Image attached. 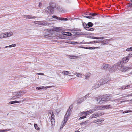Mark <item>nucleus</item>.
<instances>
[{"mask_svg":"<svg viewBox=\"0 0 132 132\" xmlns=\"http://www.w3.org/2000/svg\"><path fill=\"white\" fill-rule=\"evenodd\" d=\"M99 97V101L98 103L100 104H102L106 101H108L111 99L110 97L107 96H100Z\"/></svg>","mask_w":132,"mask_h":132,"instance_id":"f257e3e1","label":"nucleus"},{"mask_svg":"<svg viewBox=\"0 0 132 132\" xmlns=\"http://www.w3.org/2000/svg\"><path fill=\"white\" fill-rule=\"evenodd\" d=\"M123 64L118 63L117 66V68L120 71L122 72H125L129 69L128 68L122 65Z\"/></svg>","mask_w":132,"mask_h":132,"instance_id":"f03ea898","label":"nucleus"},{"mask_svg":"<svg viewBox=\"0 0 132 132\" xmlns=\"http://www.w3.org/2000/svg\"><path fill=\"white\" fill-rule=\"evenodd\" d=\"M50 8V7L48 6L46 8L44 9L45 12L48 15L52 14L54 12L52 9H51Z\"/></svg>","mask_w":132,"mask_h":132,"instance_id":"7ed1b4c3","label":"nucleus"},{"mask_svg":"<svg viewBox=\"0 0 132 132\" xmlns=\"http://www.w3.org/2000/svg\"><path fill=\"white\" fill-rule=\"evenodd\" d=\"M71 112V109H69L67 111L65 115L64 119L68 120L69 117Z\"/></svg>","mask_w":132,"mask_h":132,"instance_id":"20e7f679","label":"nucleus"},{"mask_svg":"<svg viewBox=\"0 0 132 132\" xmlns=\"http://www.w3.org/2000/svg\"><path fill=\"white\" fill-rule=\"evenodd\" d=\"M22 92L21 91L13 93V95L16 96H17V97L19 98L22 96Z\"/></svg>","mask_w":132,"mask_h":132,"instance_id":"39448f33","label":"nucleus"},{"mask_svg":"<svg viewBox=\"0 0 132 132\" xmlns=\"http://www.w3.org/2000/svg\"><path fill=\"white\" fill-rule=\"evenodd\" d=\"M129 60V59L128 57H125L123 58L121 61L119 62L118 63L122 64H123V63L127 62Z\"/></svg>","mask_w":132,"mask_h":132,"instance_id":"423d86ee","label":"nucleus"},{"mask_svg":"<svg viewBox=\"0 0 132 132\" xmlns=\"http://www.w3.org/2000/svg\"><path fill=\"white\" fill-rule=\"evenodd\" d=\"M49 5H50V6H48V7H50V8L51 9H52L54 11V8H55L56 6V4L53 2H50Z\"/></svg>","mask_w":132,"mask_h":132,"instance_id":"0eeeda50","label":"nucleus"},{"mask_svg":"<svg viewBox=\"0 0 132 132\" xmlns=\"http://www.w3.org/2000/svg\"><path fill=\"white\" fill-rule=\"evenodd\" d=\"M97 15V14L95 13H90L89 14V16H83L84 17H85L88 19L93 18L95 16Z\"/></svg>","mask_w":132,"mask_h":132,"instance_id":"6e6552de","label":"nucleus"},{"mask_svg":"<svg viewBox=\"0 0 132 132\" xmlns=\"http://www.w3.org/2000/svg\"><path fill=\"white\" fill-rule=\"evenodd\" d=\"M110 67V66L108 64H103L101 67V69H108Z\"/></svg>","mask_w":132,"mask_h":132,"instance_id":"1a4fd4ad","label":"nucleus"},{"mask_svg":"<svg viewBox=\"0 0 132 132\" xmlns=\"http://www.w3.org/2000/svg\"><path fill=\"white\" fill-rule=\"evenodd\" d=\"M99 81L101 85L106 83L108 81V80L107 78H106L105 79L100 80Z\"/></svg>","mask_w":132,"mask_h":132,"instance_id":"9d476101","label":"nucleus"},{"mask_svg":"<svg viewBox=\"0 0 132 132\" xmlns=\"http://www.w3.org/2000/svg\"><path fill=\"white\" fill-rule=\"evenodd\" d=\"M94 109H91L90 110L85 112H82V114H85L86 115L88 114H89L93 113L94 112Z\"/></svg>","mask_w":132,"mask_h":132,"instance_id":"9b49d317","label":"nucleus"},{"mask_svg":"<svg viewBox=\"0 0 132 132\" xmlns=\"http://www.w3.org/2000/svg\"><path fill=\"white\" fill-rule=\"evenodd\" d=\"M102 115V113H99L97 114H94L91 115L90 117L91 119L93 118H95L99 116Z\"/></svg>","mask_w":132,"mask_h":132,"instance_id":"f8f14e48","label":"nucleus"},{"mask_svg":"<svg viewBox=\"0 0 132 132\" xmlns=\"http://www.w3.org/2000/svg\"><path fill=\"white\" fill-rule=\"evenodd\" d=\"M102 110H103V105L96 106L94 108V111Z\"/></svg>","mask_w":132,"mask_h":132,"instance_id":"ddd939ff","label":"nucleus"},{"mask_svg":"<svg viewBox=\"0 0 132 132\" xmlns=\"http://www.w3.org/2000/svg\"><path fill=\"white\" fill-rule=\"evenodd\" d=\"M101 85V84H100L99 81H98L95 84L94 86L92 87V89H94L96 88H98Z\"/></svg>","mask_w":132,"mask_h":132,"instance_id":"4468645a","label":"nucleus"},{"mask_svg":"<svg viewBox=\"0 0 132 132\" xmlns=\"http://www.w3.org/2000/svg\"><path fill=\"white\" fill-rule=\"evenodd\" d=\"M52 18H55L56 19H58L60 20H67L68 19L67 18H61L60 17H58L57 16H52Z\"/></svg>","mask_w":132,"mask_h":132,"instance_id":"2eb2a0df","label":"nucleus"},{"mask_svg":"<svg viewBox=\"0 0 132 132\" xmlns=\"http://www.w3.org/2000/svg\"><path fill=\"white\" fill-rule=\"evenodd\" d=\"M68 120L67 119H64L61 125L60 126V128L62 129L63 126L65 125L66 123L67 122Z\"/></svg>","mask_w":132,"mask_h":132,"instance_id":"dca6fc26","label":"nucleus"},{"mask_svg":"<svg viewBox=\"0 0 132 132\" xmlns=\"http://www.w3.org/2000/svg\"><path fill=\"white\" fill-rule=\"evenodd\" d=\"M24 18L26 19H31L35 18H36V16L28 15H24Z\"/></svg>","mask_w":132,"mask_h":132,"instance_id":"f3484780","label":"nucleus"},{"mask_svg":"<svg viewBox=\"0 0 132 132\" xmlns=\"http://www.w3.org/2000/svg\"><path fill=\"white\" fill-rule=\"evenodd\" d=\"M103 110L108 109H111L112 108V106L110 105H103Z\"/></svg>","mask_w":132,"mask_h":132,"instance_id":"a211bd4d","label":"nucleus"},{"mask_svg":"<svg viewBox=\"0 0 132 132\" xmlns=\"http://www.w3.org/2000/svg\"><path fill=\"white\" fill-rule=\"evenodd\" d=\"M90 38L94 39H99L105 38V37H95L92 36L90 37Z\"/></svg>","mask_w":132,"mask_h":132,"instance_id":"6ab92c4d","label":"nucleus"},{"mask_svg":"<svg viewBox=\"0 0 132 132\" xmlns=\"http://www.w3.org/2000/svg\"><path fill=\"white\" fill-rule=\"evenodd\" d=\"M49 117L50 116L51 117V119L54 118V115L53 114V112L52 111H50L49 112Z\"/></svg>","mask_w":132,"mask_h":132,"instance_id":"aec40b11","label":"nucleus"},{"mask_svg":"<svg viewBox=\"0 0 132 132\" xmlns=\"http://www.w3.org/2000/svg\"><path fill=\"white\" fill-rule=\"evenodd\" d=\"M7 37L6 34L5 33L0 34V39H2Z\"/></svg>","mask_w":132,"mask_h":132,"instance_id":"412c9836","label":"nucleus"},{"mask_svg":"<svg viewBox=\"0 0 132 132\" xmlns=\"http://www.w3.org/2000/svg\"><path fill=\"white\" fill-rule=\"evenodd\" d=\"M62 34L68 36H71L72 34L70 32H62Z\"/></svg>","mask_w":132,"mask_h":132,"instance_id":"4be33fe9","label":"nucleus"},{"mask_svg":"<svg viewBox=\"0 0 132 132\" xmlns=\"http://www.w3.org/2000/svg\"><path fill=\"white\" fill-rule=\"evenodd\" d=\"M91 75V73L89 72L87 73L85 75V79H87Z\"/></svg>","mask_w":132,"mask_h":132,"instance_id":"5701e85b","label":"nucleus"},{"mask_svg":"<svg viewBox=\"0 0 132 132\" xmlns=\"http://www.w3.org/2000/svg\"><path fill=\"white\" fill-rule=\"evenodd\" d=\"M130 86L129 85H127L125 86H123L121 88H119V89H121L122 90H123L125 89H127L128 88L130 87Z\"/></svg>","mask_w":132,"mask_h":132,"instance_id":"b1692460","label":"nucleus"},{"mask_svg":"<svg viewBox=\"0 0 132 132\" xmlns=\"http://www.w3.org/2000/svg\"><path fill=\"white\" fill-rule=\"evenodd\" d=\"M88 120H86L83 122H81L80 123V125H83L84 126L86 125L88 123Z\"/></svg>","mask_w":132,"mask_h":132,"instance_id":"393cba45","label":"nucleus"},{"mask_svg":"<svg viewBox=\"0 0 132 132\" xmlns=\"http://www.w3.org/2000/svg\"><path fill=\"white\" fill-rule=\"evenodd\" d=\"M73 75H76V76L77 77H81L82 76V74L77 73L76 72H75L74 73H73Z\"/></svg>","mask_w":132,"mask_h":132,"instance_id":"a878e982","label":"nucleus"},{"mask_svg":"<svg viewBox=\"0 0 132 132\" xmlns=\"http://www.w3.org/2000/svg\"><path fill=\"white\" fill-rule=\"evenodd\" d=\"M10 129H0V132H7L10 130Z\"/></svg>","mask_w":132,"mask_h":132,"instance_id":"bb28decb","label":"nucleus"},{"mask_svg":"<svg viewBox=\"0 0 132 132\" xmlns=\"http://www.w3.org/2000/svg\"><path fill=\"white\" fill-rule=\"evenodd\" d=\"M6 36L7 37H9L11 36L13 34V33L12 32H9L6 33Z\"/></svg>","mask_w":132,"mask_h":132,"instance_id":"cd10ccee","label":"nucleus"},{"mask_svg":"<svg viewBox=\"0 0 132 132\" xmlns=\"http://www.w3.org/2000/svg\"><path fill=\"white\" fill-rule=\"evenodd\" d=\"M84 99L82 97V98L80 99H79V101H78L77 102V103L78 104L79 103H81L84 100Z\"/></svg>","mask_w":132,"mask_h":132,"instance_id":"c85d7f7f","label":"nucleus"},{"mask_svg":"<svg viewBox=\"0 0 132 132\" xmlns=\"http://www.w3.org/2000/svg\"><path fill=\"white\" fill-rule=\"evenodd\" d=\"M16 45L15 44H12L10 45L9 46H5V48H7V47H14L16 46Z\"/></svg>","mask_w":132,"mask_h":132,"instance_id":"c756f323","label":"nucleus"},{"mask_svg":"<svg viewBox=\"0 0 132 132\" xmlns=\"http://www.w3.org/2000/svg\"><path fill=\"white\" fill-rule=\"evenodd\" d=\"M51 123L52 125L55 124V121L54 118L51 119Z\"/></svg>","mask_w":132,"mask_h":132,"instance_id":"7c9ffc66","label":"nucleus"},{"mask_svg":"<svg viewBox=\"0 0 132 132\" xmlns=\"http://www.w3.org/2000/svg\"><path fill=\"white\" fill-rule=\"evenodd\" d=\"M25 100V99L24 98L21 101H16V103H21L24 101Z\"/></svg>","mask_w":132,"mask_h":132,"instance_id":"2f4dec72","label":"nucleus"},{"mask_svg":"<svg viewBox=\"0 0 132 132\" xmlns=\"http://www.w3.org/2000/svg\"><path fill=\"white\" fill-rule=\"evenodd\" d=\"M62 73L64 75H67L69 74L68 71H63Z\"/></svg>","mask_w":132,"mask_h":132,"instance_id":"473e14b6","label":"nucleus"},{"mask_svg":"<svg viewBox=\"0 0 132 132\" xmlns=\"http://www.w3.org/2000/svg\"><path fill=\"white\" fill-rule=\"evenodd\" d=\"M43 25H49V23L46 21H43Z\"/></svg>","mask_w":132,"mask_h":132,"instance_id":"72a5a7b5","label":"nucleus"},{"mask_svg":"<svg viewBox=\"0 0 132 132\" xmlns=\"http://www.w3.org/2000/svg\"><path fill=\"white\" fill-rule=\"evenodd\" d=\"M34 126L35 128L37 130H39V127L36 124H34Z\"/></svg>","mask_w":132,"mask_h":132,"instance_id":"f704fd0d","label":"nucleus"},{"mask_svg":"<svg viewBox=\"0 0 132 132\" xmlns=\"http://www.w3.org/2000/svg\"><path fill=\"white\" fill-rule=\"evenodd\" d=\"M92 47H82L81 48L85 49H92Z\"/></svg>","mask_w":132,"mask_h":132,"instance_id":"c9c22d12","label":"nucleus"},{"mask_svg":"<svg viewBox=\"0 0 132 132\" xmlns=\"http://www.w3.org/2000/svg\"><path fill=\"white\" fill-rule=\"evenodd\" d=\"M44 87V86L40 87H37L36 88V89L39 90H40L41 89H43Z\"/></svg>","mask_w":132,"mask_h":132,"instance_id":"e433bc0d","label":"nucleus"},{"mask_svg":"<svg viewBox=\"0 0 132 132\" xmlns=\"http://www.w3.org/2000/svg\"><path fill=\"white\" fill-rule=\"evenodd\" d=\"M87 25L89 27H92L93 26V24L91 22H89L88 23Z\"/></svg>","mask_w":132,"mask_h":132,"instance_id":"4c0bfd02","label":"nucleus"},{"mask_svg":"<svg viewBox=\"0 0 132 132\" xmlns=\"http://www.w3.org/2000/svg\"><path fill=\"white\" fill-rule=\"evenodd\" d=\"M96 43V42L95 41H93L92 42H87L86 44H94Z\"/></svg>","mask_w":132,"mask_h":132,"instance_id":"58836bf2","label":"nucleus"},{"mask_svg":"<svg viewBox=\"0 0 132 132\" xmlns=\"http://www.w3.org/2000/svg\"><path fill=\"white\" fill-rule=\"evenodd\" d=\"M83 26L84 28L85 29L86 28H87V25L84 22L83 24Z\"/></svg>","mask_w":132,"mask_h":132,"instance_id":"ea45409f","label":"nucleus"},{"mask_svg":"<svg viewBox=\"0 0 132 132\" xmlns=\"http://www.w3.org/2000/svg\"><path fill=\"white\" fill-rule=\"evenodd\" d=\"M132 111L131 110H126L123 112V113H125L128 112H131Z\"/></svg>","mask_w":132,"mask_h":132,"instance_id":"a19ab883","label":"nucleus"},{"mask_svg":"<svg viewBox=\"0 0 132 132\" xmlns=\"http://www.w3.org/2000/svg\"><path fill=\"white\" fill-rule=\"evenodd\" d=\"M89 94H87L85 96H84L83 97L84 99H86V98H87L89 95Z\"/></svg>","mask_w":132,"mask_h":132,"instance_id":"79ce46f5","label":"nucleus"},{"mask_svg":"<svg viewBox=\"0 0 132 132\" xmlns=\"http://www.w3.org/2000/svg\"><path fill=\"white\" fill-rule=\"evenodd\" d=\"M132 57V54H129L127 57H128V59L129 58H130Z\"/></svg>","mask_w":132,"mask_h":132,"instance_id":"37998d69","label":"nucleus"},{"mask_svg":"<svg viewBox=\"0 0 132 132\" xmlns=\"http://www.w3.org/2000/svg\"><path fill=\"white\" fill-rule=\"evenodd\" d=\"M126 51H132V47H130V48H127L126 49Z\"/></svg>","mask_w":132,"mask_h":132,"instance_id":"c03bdc74","label":"nucleus"},{"mask_svg":"<svg viewBox=\"0 0 132 132\" xmlns=\"http://www.w3.org/2000/svg\"><path fill=\"white\" fill-rule=\"evenodd\" d=\"M86 117V116H82V117H80L79 118V120H81V119H84V118H85Z\"/></svg>","mask_w":132,"mask_h":132,"instance_id":"a18cd8bd","label":"nucleus"},{"mask_svg":"<svg viewBox=\"0 0 132 132\" xmlns=\"http://www.w3.org/2000/svg\"><path fill=\"white\" fill-rule=\"evenodd\" d=\"M12 98L14 99H15L18 98L17 97V96H16V95H14V96H13L12 97Z\"/></svg>","mask_w":132,"mask_h":132,"instance_id":"49530a36","label":"nucleus"},{"mask_svg":"<svg viewBox=\"0 0 132 132\" xmlns=\"http://www.w3.org/2000/svg\"><path fill=\"white\" fill-rule=\"evenodd\" d=\"M76 34L77 35H86L87 34H86L85 33H81L80 34H78V33H77Z\"/></svg>","mask_w":132,"mask_h":132,"instance_id":"de8ad7c7","label":"nucleus"},{"mask_svg":"<svg viewBox=\"0 0 132 132\" xmlns=\"http://www.w3.org/2000/svg\"><path fill=\"white\" fill-rule=\"evenodd\" d=\"M94 99H95L98 102V101H99V98H97L96 97H95L94 98Z\"/></svg>","mask_w":132,"mask_h":132,"instance_id":"09e8293b","label":"nucleus"},{"mask_svg":"<svg viewBox=\"0 0 132 132\" xmlns=\"http://www.w3.org/2000/svg\"><path fill=\"white\" fill-rule=\"evenodd\" d=\"M34 23L35 24H39V21H35L34 22Z\"/></svg>","mask_w":132,"mask_h":132,"instance_id":"8fccbe9b","label":"nucleus"},{"mask_svg":"<svg viewBox=\"0 0 132 132\" xmlns=\"http://www.w3.org/2000/svg\"><path fill=\"white\" fill-rule=\"evenodd\" d=\"M90 28L87 27V28H86L85 29H86V30H87L90 31Z\"/></svg>","mask_w":132,"mask_h":132,"instance_id":"3c124183","label":"nucleus"},{"mask_svg":"<svg viewBox=\"0 0 132 132\" xmlns=\"http://www.w3.org/2000/svg\"><path fill=\"white\" fill-rule=\"evenodd\" d=\"M42 3L41 2H40L39 4L38 5V6L39 7H40V6L42 5Z\"/></svg>","mask_w":132,"mask_h":132,"instance_id":"603ef678","label":"nucleus"},{"mask_svg":"<svg viewBox=\"0 0 132 132\" xmlns=\"http://www.w3.org/2000/svg\"><path fill=\"white\" fill-rule=\"evenodd\" d=\"M39 25H43V21H39Z\"/></svg>","mask_w":132,"mask_h":132,"instance_id":"864d4df0","label":"nucleus"},{"mask_svg":"<svg viewBox=\"0 0 132 132\" xmlns=\"http://www.w3.org/2000/svg\"><path fill=\"white\" fill-rule=\"evenodd\" d=\"M127 96H132V93L129 94L127 95Z\"/></svg>","mask_w":132,"mask_h":132,"instance_id":"5fc2aeb1","label":"nucleus"},{"mask_svg":"<svg viewBox=\"0 0 132 132\" xmlns=\"http://www.w3.org/2000/svg\"><path fill=\"white\" fill-rule=\"evenodd\" d=\"M97 122H100L102 121L101 119H98L97 120Z\"/></svg>","mask_w":132,"mask_h":132,"instance_id":"6e6d98bb","label":"nucleus"},{"mask_svg":"<svg viewBox=\"0 0 132 132\" xmlns=\"http://www.w3.org/2000/svg\"><path fill=\"white\" fill-rule=\"evenodd\" d=\"M75 57L74 56H72V55H70V58L71 59H73L74 58V57Z\"/></svg>","mask_w":132,"mask_h":132,"instance_id":"4d7b16f0","label":"nucleus"},{"mask_svg":"<svg viewBox=\"0 0 132 132\" xmlns=\"http://www.w3.org/2000/svg\"><path fill=\"white\" fill-rule=\"evenodd\" d=\"M90 31H93L94 30V29L93 28H91L90 29Z\"/></svg>","mask_w":132,"mask_h":132,"instance_id":"13d9d810","label":"nucleus"},{"mask_svg":"<svg viewBox=\"0 0 132 132\" xmlns=\"http://www.w3.org/2000/svg\"><path fill=\"white\" fill-rule=\"evenodd\" d=\"M38 74L40 75H44V73H38Z\"/></svg>","mask_w":132,"mask_h":132,"instance_id":"bf43d9fd","label":"nucleus"},{"mask_svg":"<svg viewBox=\"0 0 132 132\" xmlns=\"http://www.w3.org/2000/svg\"><path fill=\"white\" fill-rule=\"evenodd\" d=\"M92 47V49H95L96 48H98V47Z\"/></svg>","mask_w":132,"mask_h":132,"instance_id":"052dcab7","label":"nucleus"},{"mask_svg":"<svg viewBox=\"0 0 132 132\" xmlns=\"http://www.w3.org/2000/svg\"><path fill=\"white\" fill-rule=\"evenodd\" d=\"M52 87V86H47V87H45V88H51Z\"/></svg>","mask_w":132,"mask_h":132,"instance_id":"680f3d73","label":"nucleus"},{"mask_svg":"<svg viewBox=\"0 0 132 132\" xmlns=\"http://www.w3.org/2000/svg\"><path fill=\"white\" fill-rule=\"evenodd\" d=\"M12 104V101L8 103V104L9 105H10V104Z\"/></svg>","mask_w":132,"mask_h":132,"instance_id":"e2e57ef3","label":"nucleus"},{"mask_svg":"<svg viewBox=\"0 0 132 132\" xmlns=\"http://www.w3.org/2000/svg\"><path fill=\"white\" fill-rule=\"evenodd\" d=\"M12 104L16 103V101H12Z\"/></svg>","mask_w":132,"mask_h":132,"instance_id":"0e129e2a","label":"nucleus"},{"mask_svg":"<svg viewBox=\"0 0 132 132\" xmlns=\"http://www.w3.org/2000/svg\"><path fill=\"white\" fill-rule=\"evenodd\" d=\"M73 43H72V44H76L75 43H77V44H78V42H73Z\"/></svg>","mask_w":132,"mask_h":132,"instance_id":"69168bd1","label":"nucleus"},{"mask_svg":"<svg viewBox=\"0 0 132 132\" xmlns=\"http://www.w3.org/2000/svg\"><path fill=\"white\" fill-rule=\"evenodd\" d=\"M97 122V120H95L94 121H93V123H96Z\"/></svg>","mask_w":132,"mask_h":132,"instance_id":"338daca9","label":"nucleus"},{"mask_svg":"<svg viewBox=\"0 0 132 132\" xmlns=\"http://www.w3.org/2000/svg\"><path fill=\"white\" fill-rule=\"evenodd\" d=\"M129 6L130 7H132V3H131V4L129 5Z\"/></svg>","mask_w":132,"mask_h":132,"instance_id":"774afa93","label":"nucleus"}]
</instances>
